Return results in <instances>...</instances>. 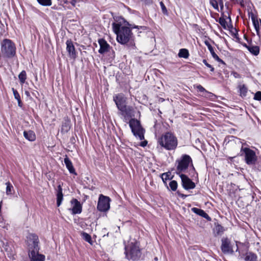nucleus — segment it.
<instances>
[{"label": "nucleus", "mask_w": 261, "mask_h": 261, "mask_svg": "<svg viewBox=\"0 0 261 261\" xmlns=\"http://www.w3.org/2000/svg\"><path fill=\"white\" fill-rule=\"evenodd\" d=\"M114 32L117 35V40L121 44H127L129 47L135 46L134 36L130 29L123 26L119 23L112 24Z\"/></svg>", "instance_id": "f257e3e1"}, {"label": "nucleus", "mask_w": 261, "mask_h": 261, "mask_svg": "<svg viewBox=\"0 0 261 261\" xmlns=\"http://www.w3.org/2000/svg\"><path fill=\"white\" fill-rule=\"evenodd\" d=\"M29 247V255L31 261H44L45 256L39 253L38 237L34 233H30L27 237Z\"/></svg>", "instance_id": "f03ea898"}, {"label": "nucleus", "mask_w": 261, "mask_h": 261, "mask_svg": "<svg viewBox=\"0 0 261 261\" xmlns=\"http://www.w3.org/2000/svg\"><path fill=\"white\" fill-rule=\"evenodd\" d=\"M158 143L166 150H174L177 146V139L173 134L167 132L158 138Z\"/></svg>", "instance_id": "7ed1b4c3"}, {"label": "nucleus", "mask_w": 261, "mask_h": 261, "mask_svg": "<svg viewBox=\"0 0 261 261\" xmlns=\"http://www.w3.org/2000/svg\"><path fill=\"white\" fill-rule=\"evenodd\" d=\"M113 99L122 115L124 117L131 116L133 108L126 105V98L122 94H118L114 96Z\"/></svg>", "instance_id": "20e7f679"}, {"label": "nucleus", "mask_w": 261, "mask_h": 261, "mask_svg": "<svg viewBox=\"0 0 261 261\" xmlns=\"http://www.w3.org/2000/svg\"><path fill=\"white\" fill-rule=\"evenodd\" d=\"M1 54L7 58H13L16 54L15 44L10 39H5L1 43Z\"/></svg>", "instance_id": "39448f33"}, {"label": "nucleus", "mask_w": 261, "mask_h": 261, "mask_svg": "<svg viewBox=\"0 0 261 261\" xmlns=\"http://www.w3.org/2000/svg\"><path fill=\"white\" fill-rule=\"evenodd\" d=\"M125 254L129 260H138L141 255V250L137 243H131L125 247Z\"/></svg>", "instance_id": "423d86ee"}, {"label": "nucleus", "mask_w": 261, "mask_h": 261, "mask_svg": "<svg viewBox=\"0 0 261 261\" xmlns=\"http://www.w3.org/2000/svg\"><path fill=\"white\" fill-rule=\"evenodd\" d=\"M176 162L178 163V164L176 167V173L179 175L182 174V172H185L190 164L193 169L195 170L192 164V160L189 155L184 154L182 155L180 159L176 161Z\"/></svg>", "instance_id": "0eeeda50"}, {"label": "nucleus", "mask_w": 261, "mask_h": 261, "mask_svg": "<svg viewBox=\"0 0 261 261\" xmlns=\"http://www.w3.org/2000/svg\"><path fill=\"white\" fill-rule=\"evenodd\" d=\"M241 152H243L245 156V161L247 164L249 165H252L255 164L257 161V156L255 151L249 148L243 147L241 150Z\"/></svg>", "instance_id": "6e6552de"}, {"label": "nucleus", "mask_w": 261, "mask_h": 261, "mask_svg": "<svg viewBox=\"0 0 261 261\" xmlns=\"http://www.w3.org/2000/svg\"><path fill=\"white\" fill-rule=\"evenodd\" d=\"M110 198L108 197L100 194L99 196L97 203V208L100 212H106L110 209Z\"/></svg>", "instance_id": "1a4fd4ad"}, {"label": "nucleus", "mask_w": 261, "mask_h": 261, "mask_svg": "<svg viewBox=\"0 0 261 261\" xmlns=\"http://www.w3.org/2000/svg\"><path fill=\"white\" fill-rule=\"evenodd\" d=\"M181 180V185L183 188L186 190L193 189L195 188V184L185 174H179Z\"/></svg>", "instance_id": "9d476101"}, {"label": "nucleus", "mask_w": 261, "mask_h": 261, "mask_svg": "<svg viewBox=\"0 0 261 261\" xmlns=\"http://www.w3.org/2000/svg\"><path fill=\"white\" fill-rule=\"evenodd\" d=\"M72 207L69 208L72 214H79L82 212V205L81 203L75 198H73L70 201Z\"/></svg>", "instance_id": "9b49d317"}, {"label": "nucleus", "mask_w": 261, "mask_h": 261, "mask_svg": "<svg viewBox=\"0 0 261 261\" xmlns=\"http://www.w3.org/2000/svg\"><path fill=\"white\" fill-rule=\"evenodd\" d=\"M66 50L68 53L69 57L71 59H75L77 57V53L73 42L70 39H68L66 41Z\"/></svg>", "instance_id": "f8f14e48"}, {"label": "nucleus", "mask_w": 261, "mask_h": 261, "mask_svg": "<svg viewBox=\"0 0 261 261\" xmlns=\"http://www.w3.org/2000/svg\"><path fill=\"white\" fill-rule=\"evenodd\" d=\"M98 42L100 46L98 53L100 54H103L109 51L110 49L112 48L107 43V42L103 39H99Z\"/></svg>", "instance_id": "ddd939ff"}, {"label": "nucleus", "mask_w": 261, "mask_h": 261, "mask_svg": "<svg viewBox=\"0 0 261 261\" xmlns=\"http://www.w3.org/2000/svg\"><path fill=\"white\" fill-rule=\"evenodd\" d=\"M222 244L221 248L222 251L224 253H227L232 251V247L230 245V241L228 238L222 239Z\"/></svg>", "instance_id": "4468645a"}, {"label": "nucleus", "mask_w": 261, "mask_h": 261, "mask_svg": "<svg viewBox=\"0 0 261 261\" xmlns=\"http://www.w3.org/2000/svg\"><path fill=\"white\" fill-rule=\"evenodd\" d=\"M204 44L207 47L209 51H210L213 58L218 61V62L222 63L223 64H225L224 62L221 60L219 57L216 55V54L215 53L214 50L212 46L211 45L208 41L205 40L204 41Z\"/></svg>", "instance_id": "2eb2a0df"}, {"label": "nucleus", "mask_w": 261, "mask_h": 261, "mask_svg": "<svg viewBox=\"0 0 261 261\" xmlns=\"http://www.w3.org/2000/svg\"><path fill=\"white\" fill-rule=\"evenodd\" d=\"M129 125L132 130H144L140 122L135 119H131L129 122Z\"/></svg>", "instance_id": "dca6fc26"}, {"label": "nucleus", "mask_w": 261, "mask_h": 261, "mask_svg": "<svg viewBox=\"0 0 261 261\" xmlns=\"http://www.w3.org/2000/svg\"><path fill=\"white\" fill-rule=\"evenodd\" d=\"M134 136L138 140H142L140 143V146L141 147H144L147 146L148 144V142L147 140H144V134L143 132H132Z\"/></svg>", "instance_id": "f3484780"}, {"label": "nucleus", "mask_w": 261, "mask_h": 261, "mask_svg": "<svg viewBox=\"0 0 261 261\" xmlns=\"http://www.w3.org/2000/svg\"><path fill=\"white\" fill-rule=\"evenodd\" d=\"M192 211L196 214L197 215L200 216L205 219H206L207 221H211V218L208 215L207 213H206L203 210L198 208L197 207H193L191 209Z\"/></svg>", "instance_id": "a211bd4d"}, {"label": "nucleus", "mask_w": 261, "mask_h": 261, "mask_svg": "<svg viewBox=\"0 0 261 261\" xmlns=\"http://www.w3.org/2000/svg\"><path fill=\"white\" fill-rule=\"evenodd\" d=\"M251 18L256 33L258 34L259 32L260 23H261V20L258 19L257 17L252 13H251Z\"/></svg>", "instance_id": "6ab92c4d"}, {"label": "nucleus", "mask_w": 261, "mask_h": 261, "mask_svg": "<svg viewBox=\"0 0 261 261\" xmlns=\"http://www.w3.org/2000/svg\"><path fill=\"white\" fill-rule=\"evenodd\" d=\"M64 163L66 165V168L68 170L69 172L70 173L76 174L75 169L73 166L72 163L69 158L66 156V158L64 159Z\"/></svg>", "instance_id": "aec40b11"}, {"label": "nucleus", "mask_w": 261, "mask_h": 261, "mask_svg": "<svg viewBox=\"0 0 261 261\" xmlns=\"http://www.w3.org/2000/svg\"><path fill=\"white\" fill-rule=\"evenodd\" d=\"M57 205L59 206L62 203L63 199V194L62 193V188L61 185L58 186V189L57 192Z\"/></svg>", "instance_id": "412c9836"}, {"label": "nucleus", "mask_w": 261, "mask_h": 261, "mask_svg": "<svg viewBox=\"0 0 261 261\" xmlns=\"http://www.w3.org/2000/svg\"><path fill=\"white\" fill-rule=\"evenodd\" d=\"M253 55L257 56L259 53V47L256 45H248L246 44L244 45Z\"/></svg>", "instance_id": "4be33fe9"}, {"label": "nucleus", "mask_w": 261, "mask_h": 261, "mask_svg": "<svg viewBox=\"0 0 261 261\" xmlns=\"http://www.w3.org/2000/svg\"><path fill=\"white\" fill-rule=\"evenodd\" d=\"M24 137L30 141H34L36 139L34 132H23Z\"/></svg>", "instance_id": "5701e85b"}, {"label": "nucleus", "mask_w": 261, "mask_h": 261, "mask_svg": "<svg viewBox=\"0 0 261 261\" xmlns=\"http://www.w3.org/2000/svg\"><path fill=\"white\" fill-rule=\"evenodd\" d=\"M71 127L70 120L68 118H65L62 126V130H69Z\"/></svg>", "instance_id": "b1692460"}, {"label": "nucleus", "mask_w": 261, "mask_h": 261, "mask_svg": "<svg viewBox=\"0 0 261 261\" xmlns=\"http://www.w3.org/2000/svg\"><path fill=\"white\" fill-rule=\"evenodd\" d=\"M178 56L180 58L187 59L189 56V53L188 49L185 48L180 49L179 51Z\"/></svg>", "instance_id": "393cba45"}, {"label": "nucleus", "mask_w": 261, "mask_h": 261, "mask_svg": "<svg viewBox=\"0 0 261 261\" xmlns=\"http://www.w3.org/2000/svg\"><path fill=\"white\" fill-rule=\"evenodd\" d=\"M256 256L254 254L248 252L246 254L244 259L245 261H256Z\"/></svg>", "instance_id": "a878e982"}, {"label": "nucleus", "mask_w": 261, "mask_h": 261, "mask_svg": "<svg viewBox=\"0 0 261 261\" xmlns=\"http://www.w3.org/2000/svg\"><path fill=\"white\" fill-rule=\"evenodd\" d=\"M239 89L240 96L242 97L246 96L248 91L247 88L244 85H242L239 86Z\"/></svg>", "instance_id": "bb28decb"}, {"label": "nucleus", "mask_w": 261, "mask_h": 261, "mask_svg": "<svg viewBox=\"0 0 261 261\" xmlns=\"http://www.w3.org/2000/svg\"><path fill=\"white\" fill-rule=\"evenodd\" d=\"M7 186L6 193L7 195H10L12 194V191L14 190L12 184L10 182H7L6 183Z\"/></svg>", "instance_id": "cd10ccee"}, {"label": "nucleus", "mask_w": 261, "mask_h": 261, "mask_svg": "<svg viewBox=\"0 0 261 261\" xmlns=\"http://www.w3.org/2000/svg\"><path fill=\"white\" fill-rule=\"evenodd\" d=\"M18 78L21 84L24 83L27 79V74L24 70L22 71L18 75Z\"/></svg>", "instance_id": "c85d7f7f"}, {"label": "nucleus", "mask_w": 261, "mask_h": 261, "mask_svg": "<svg viewBox=\"0 0 261 261\" xmlns=\"http://www.w3.org/2000/svg\"><path fill=\"white\" fill-rule=\"evenodd\" d=\"M202 96L205 98H208L210 100H213L216 97L215 95L207 91H206L203 94Z\"/></svg>", "instance_id": "c756f323"}, {"label": "nucleus", "mask_w": 261, "mask_h": 261, "mask_svg": "<svg viewBox=\"0 0 261 261\" xmlns=\"http://www.w3.org/2000/svg\"><path fill=\"white\" fill-rule=\"evenodd\" d=\"M169 187L172 191H175L177 188V182L175 180H172L169 184Z\"/></svg>", "instance_id": "7c9ffc66"}, {"label": "nucleus", "mask_w": 261, "mask_h": 261, "mask_svg": "<svg viewBox=\"0 0 261 261\" xmlns=\"http://www.w3.org/2000/svg\"><path fill=\"white\" fill-rule=\"evenodd\" d=\"M219 23L224 29H226L227 27V22L224 17H220L218 20Z\"/></svg>", "instance_id": "2f4dec72"}, {"label": "nucleus", "mask_w": 261, "mask_h": 261, "mask_svg": "<svg viewBox=\"0 0 261 261\" xmlns=\"http://www.w3.org/2000/svg\"><path fill=\"white\" fill-rule=\"evenodd\" d=\"M38 2L41 5L44 6H49L51 5V0H37Z\"/></svg>", "instance_id": "473e14b6"}, {"label": "nucleus", "mask_w": 261, "mask_h": 261, "mask_svg": "<svg viewBox=\"0 0 261 261\" xmlns=\"http://www.w3.org/2000/svg\"><path fill=\"white\" fill-rule=\"evenodd\" d=\"M83 237L84 239L87 242L90 244H92V239L91 236L86 232H83L82 233Z\"/></svg>", "instance_id": "72a5a7b5"}, {"label": "nucleus", "mask_w": 261, "mask_h": 261, "mask_svg": "<svg viewBox=\"0 0 261 261\" xmlns=\"http://www.w3.org/2000/svg\"><path fill=\"white\" fill-rule=\"evenodd\" d=\"M215 230L217 232V234H221L223 232L224 229L222 226L220 224H217L215 226Z\"/></svg>", "instance_id": "f704fd0d"}, {"label": "nucleus", "mask_w": 261, "mask_h": 261, "mask_svg": "<svg viewBox=\"0 0 261 261\" xmlns=\"http://www.w3.org/2000/svg\"><path fill=\"white\" fill-rule=\"evenodd\" d=\"M234 4H239L242 7L245 6V2L246 0H230Z\"/></svg>", "instance_id": "c9c22d12"}, {"label": "nucleus", "mask_w": 261, "mask_h": 261, "mask_svg": "<svg viewBox=\"0 0 261 261\" xmlns=\"http://www.w3.org/2000/svg\"><path fill=\"white\" fill-rule=\"evenodd\" d=\"M12 90L13 91V95H14L15 98L17 100H19V99H20L21 98H20V95L18 93V92H17V91L13 88L12 89Z\"/></svg>", "instance_id": "e433bc0d"}, {"label": "nucleus", "mask_w": 261, "mask_h": 261, "mask_svg": "<svg viewBox=\"0 0 261 261\" xmlns=\"http://www.w3.org/2000/svg\"><path fill=\"white\" fill-rule=\"evenodd\" d=\"M161 178L163 182L166 184L165 181L169 179V175L167 173H164L162 174Z\"/></svg>", "instance_id": "4c0bfd02"}, {"label": "nucleus", "mask_w": 261, "mask_h": 261, "mask_svg": "<svg viewBox=\"0 0 261 261\" xmlns=\"http://www.w3.org/2000/svg\"><path fill=\"white\" fill-rule=\"evenodd\" d=\"M254 99L256 100L260 101L261 100V92L257 91L255 93L254 96Z\"/></svg>", "instance_id": "58836bf2"}, {"label": "nucleus", "mask_w": 261, "mask_h": 261, "mask_svg": "<svg viewBox=\"0 0 261 261\" xmlns=\"http://www.w3.org/2000/svg\"><path fill=\"white\" fill-rule=\"evenodd\" d=\"M210 4L215 9H218V4L216 0H211Z\"/></svg>", "instance_id": "ea45409f"}, {"label": "nucleus", "mask_w": 261, "mask_h": 261, "mask_svg": "<svg viewBox=\"0 0 261 261\" xmlns=\"http://www.w3.org/2000/svg\"><path fill=\"white\" fill-rule=\"evenodd\" d=\"M202 62L206 67L210 69L211 71L213 72L214 71V68L211 65L208 64L206 60H203Z\"/></svg>", "instance_id": "a19ab883"}, {"label": "nucleus", "mask_w": 261, "mask_h": 261, "mask_svg": "<svg viewBox=\"0 0 261 261\" xmlns=\"http://www.w3.org/2000/svg\"><path fill=\"white\" fill-rule=\"evenodd\" d=\"M196 89L200 92L204 93L206 91L201 85H198L196 86Z\"/></svg>", "instance_id": "79ce46f5"}, {"label": "nucleus", "mask_w": 261, "mask_h": 261, "mask_svg": "<svg viewBox=\"0 0 261 261\" xmlns=\"http://www.w3.org/2000/svg\"><path fill=\"white\" fill-rule=\"evenodd\" d=\"M160 4L163 13L167 14V10L164 3L162 2H161Z\"/></svg>", "instance_id": "37998d69"}, {"label": "nucleus", "mask_w": 261, "mask_h": 261, "mask_svg": "<svg viewBox=\"0 0 261 261\" xmlns=\"http://www.w3.org/2000/svg\"><path fill=\"white\" fill-rule=\"evenodd\" d=\"M132 28H136V29H143V30L145 29V27H142V26H138V25H132Z\"/></svg>", "instance_id": "c03bdc74"}, {"label": "nucleus", "mask_w": 261, "mask_h": 261, "mask_svg": "<svg viewBox=\"0 0 261 261\" xmlns=\"http://www.w3.org/2000/svg\"><path fill=\"white\" fill-rule=\"evenodd\" d=\"M232 74L234 76V77L236 78H240V74L236 72H232Z\"/></svg>", "instance_id": "a18cd8bd"}, {"label": "nucleus", "mask_w": 261, "mask_h": 261, "mask_svg": "<svg viewBox=\"0 0 261 261\" xmlns=\"http://www.w3.org/2000/svg\"><path fill=\"white\" fill-rule=\"evenodd\" d=\"M177 194L179 196H180V197H181L182 198H185L187 196L186 195H184L183 194H181L179 192H177Z\"/></svg>", "instance_id": "49530a36"}, {"label": "nucleus", "mask_w": 261, "mask_h": 261, "mask_svg": "<svg viewBox=\"0 0 261 261\" xmlns=\"http://www.w3.org/2000/svg\"><path fill=\"white\" fill-rule=\"evenodd\" d=\"M18 101V105L19 107L21 108L22 106V102L21 101V99H19V100H17Z\"/></svg>", "instance_id": "de8ad7c7"}, {"label": "nucleus", "mask_w": 261, "mask_h": 261, "mask_svg": "<svg viewBox=\"0 0 261 261\" xmlns=\"http://www.w3.org/2000/svg\"><path fill=\"white\" fill-rule=\"evenodd\" d=\"M219 3H220V5L221 8H223V3L222 1L220 0Z\"/></svg>", "instance_id": "09e8293b"}, {"label": "nucleus", "mask_w": 261, "mask_h": 261, "mask_svg": "<svg viewBox=\"0 0 261 261\" xmlns=\"http://www.w3.org/2000/svg\"><path fill=\"white\" fill-rule=\"evenodd\" d=\"M25 94L27 96H30V93L29 91H25Z\"/></svg>", "instance_id": "8fccbe9b"}, {"label": "nucleus", "mask_w": 261, "mask_h": 261, "mask_svg": "<svg viewBox=\"0 0 261 261\" xmlns=\"http://www.w3.org/2000/svg\"><path fill=\"white\" fill-rule=\"evenodd\" d=\"M154 259H155L156 261H157V260H158V258H157L156 257L154 258Z\"/></svg>", "instance_id": "3c124183"}, {"label": "nucleus", "mask_w": 261, "mask_h": 261, "mask_svg": "<svg viewBox=\"0 0 261 261\" xmlns=\"http://www.w3.org/2000/svg\"><path fill=\"white\" fill-rule=\"evenodd\" d=\"M75 3V1H74V2H72V4L73 5H74Z\"/></svg>", "instance_id": "603ef678"}, {"label": "nucleus", "mask_w": 261, "mask_h": 261, "mask_svg": "<svg viewBox=\"0 0 261 261\" xmlns=\"http://www.w3.org/2000/svg\"><path fill=\"white\" fill-rule=\"evenodd\" d=\"M6 251H7L8 252H9V251L8 250V249H6ZM9 253H8V255H9Z\"/></svg>", "instance_id": "864d4df0"}, {"label": "nucleus", "mask_w": 261, "mask_h": 261, "mask_svg": "<svg viewBox=\"0 0 261 261\" xmlns=\"http://www.w3.org/2000/svg\"><path fill=\"white\" fill-rule=\"evenodd\" d=\"M10 256H11V255H13V254L10 253Z\"/></svg>", "instance_id": "5fc2aeb1"}]
</instances>
